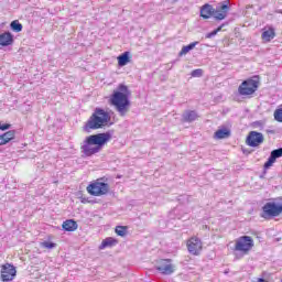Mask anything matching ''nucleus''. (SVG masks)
I'll list each match as a JSON object with an SVG mask.
<instances>
[{
  "label": "nucleus",
  "mask_w": 282,
  "mask_h": 282,
  "mask_svg": "<svg viewBox=\"0 0 282 282\" xmlns=\"http://www.w3.org/2000/svg\"><path fill=\"white\" fill-rule=\"evenodd\" d=\"M10 26L13 32H21L23 30V24H21L18 20L12 21Z\"/></svg>",
  "instance_id": "23"
},
{
  "label": "nucleus",
  "mask_w": 282,
  "mask_h": 282,
  "mask_svg": "<svg viewBox=\"0 0 282 282\" xmlns=\"http://www.w3.org/2000/svg\"><path fill=\"white\" fill-rule=\"evenodd\" d=\"M187 250L189 254L197 257L202 252V240L199 238L193 237L187 241Z\"/></svg>",
  "instance_id": "12"
},
{
  "label": "nucleus",
  "mask_w": 282,
  "mask_h": 282,
  "mask_svg": "<svg viewBox=\"0 0 282 282\" xmlns=\"http://www.w3.org/2000/svg\"><path fill=\"white\" fill-rule=\"evenodd\" d=\"M183 122H195L197 118H199V115H197V111L195 110H186L183 116Z\"/></svg>",
  "instance_id": "16"
},
{
  "label": "nucleus",
  "mask_w": 282,
  "mask_h": 282,
  "mask_svg": "<svg viewBox=\"0 0 282 282\" xmlns=\"http://www.w3.org/2000/svg\"><path fill=\"white\" fill-rule=\"evenodd\" d=\"M111 115L102 108H96L93 115L89 117L84 129L85 131H91L96 129H104V127L111 126Z\"/></svg>",
  "instance_id": "3"
},
{
  "label": "nucleus",
  "mask_w": 282,
  "mask_h": 282,
  "mask_svg": "<svg viewBox=\"0 0 282 282\" xmlns=\"http://www.w3.org/2000/svg\"><path fill=\"white\" fill-rule=\"evenodd\" d=\"M155 270H158L160 274L171 275L175 272V265L171 263V259H161L156 262Z\"/></svg>",
  "instance_id": "8"
},
{
  "label": "nucleus",
  "mask_w": 282,
  "mask_h": 282,
  "mask_svg": "<svg viewBox=\"0 0 282 282\" xmlns=\"http://www.w3.org/2000/svg\"><path fill=\"white\" fill-rule=\"evenodd\" d=\"M109 140H111V133L109 132L86 137V139L80 144V152L83 158H91V155L100 153Z\"/></svg>",
  "instance_id": "1"
},
{
  "label": "nucleus",
  "mask_w": 282,
  "mask_h": 282,
  "mask_svg": "<svg viewBox=\"0 0 282 282\" xmlns=\"http://www.w3.org/2000/svg\"><path fill=\"white\" fill-rule=\"evenodd\" d=\"M2 138L7 140V142H10V140H14V130H10L2 134Z\"/></svg>",
  "instance_id": "26"
},
{
  "label": "nucleus",
  "mask_w": 282,
  "mask_h": 282,
  "mask_svg": "<svg viewBox=\"0 0 282 282\" xmlns=\"http://www.w3.org/2000/svg\"><path fill=\"white\" fill-rule=\"evenodd\" d=\"M263 133L257 132V131H250L247 139L246 144L248 147L257 148L260 147V144H263Z\"/></svg>",
  "instance_id": "10"
},
{
  "label": "nucleus",
  "mask_w": 282,
  "mask_h": 282,
  "mask_svg": "<svg viewBox=\"0 0 282 282\" xmlns=\"http://www.w3.org/2000/svg\"><path fill=\"white\" fill-rule=\"evenodd\" d=\"M3 144H8V140L3 138V134L0 135V147H3Z\"/></svg>",
  "instance_id": "31"
},
{
  "label": "nucleus",
  "mask_w": 282,
  "mask_h": 282,
  "mask_svg": "<svg viewBox=\"0 0 282 282\" xmlns=\"http://www.w3.org/2000/svg\"><path fill=\"white\" fill-rule=\"evenodd\" d=\"M118 65L119 67H124L131 58L129 57V52H124L123 54L119 55L118 57Z\"/></svg>",
  "instance_id": "22"
},
{
  "label": "nucleus",
  "mask_w": 282,
  "mask_h": 282,
  "mask_svg": "<svg viewBox=\"0 0 282 282\" xmlns=\"http://www.w3.org/2000/svg\"><path fill=\"white\" fill-rule=\"evenodd\" d=\"M115 231H116V234L119 237H124L127 235V227H124V226H117Z\"/></svg>",
  "instance_id": "24"
},
{
  "label": "nucleus",
  "mask_w": 282,
  "mask_h": 282,
  "mask_svg": "<svg viewBox=\"0 0 282 282\" xmlns=\"http://www.w3.org/2000/svg\"><path fill=\"white\" fill-rule=\"evenodd\" d=\"M200 17L203 19H210V17H215V8L208 3L204 4L200 8Z\"/></svg>",
  "instance_id": "15"
},
{
  "label": "nucleus",
  "mask_w": 282,
  "mask_h": 282,
  "mask_svg": "<svg viewBox=\"0 0 282 282\" xmlns=\"http://www.w3.org/2000/svg\"><path fill=\"white\" fill-rule=\"evenodd\" d=\"M62 228L66 230V232H74V230H78V223L74 219H68L63 223Z\"/></svg>",
  "instance_id": "17"
},
{
  "label": "nucleus",
  "mask_w": 282,
  "mask_h": 282,
  "mask_svg": "<svg viewBox=\"0 0 282 282\" xmlns=\"http://www.w3.org/2000/svg\"><path fill=\"white\" fill-rule=\"evenodd\" d=\"M110 105L115 107L119 116L124 117L129 113L131 100H129V88L124 85L119 86V90L115 91L110 97Z\"/></svg>",
  "instance_id": "2"
},
{
  "label": "nucleus",
  "mask_w": 282,
  "mask_h": 282,
  "mask_svg": "<svg viewBox=\"0 0 282 282\" xmlns=\"http://www.w3.org/2000/svg\"><path fill=\"white\" fill-rule=\"evenodd\" d=\"M221 28H224V25H220V26H218L216 30H214V31L207 33V34L205 35V39H213L214 36H217V34H219V32H221Z\"/></svg>",
  "instance_id": "25"
},
{
  "label": "nucleus",
  "mask_w": 282,
  "mask_h": 282,
  "mask_svg": "<svg viewBox=\"0 0 282 282\" xmlns=\"http://www.w3.org/2000/svg\"><path fill=\"white\" fill-rule=\"evenodd\" d=\"M17 276V268L14 265L7 263L1 267V279L3 282L14 281Z\"/></svg>",
  "instance_id": "9"
},
{
  "label": "nucleus",
  "mask_w": 282,
  "mask_h": 282,
  "mask_svg": "<svg viewBox=\"0 0 282 282\" xmlns=\"http://www.w3.org/2000/svg\"><path fill=\"white\" fill-rule=\"evenodd\" d=\"M8 129H10V123L1 124L0 122V131H8Z\"/></svg>",
  "instance_id": "30"
},
{
  "label": "nucleus",
  "mask_w": 282,
  "mask_h": 282,
  "mask_svg": "<svg viewBox=\"0 0 282 282\" xmlns=\"http://www.w3.org/2000/svg\"><path fill=\"white\" fill-rule=\"evenodd\" d=\"M55 246H56V243L50 242V241L41 242V248H46V250H52V249H54Z\"/></svg>",
  "instance_id": "27"
},
{
  "label": "nucleus",
  "mask_w": 282,
  "mask_h": 282,
  "mask_svg": "<svg viewBox=\"0 0 282 282\" xmlns=\"http://www.w3.org/2000/svg\"><path fill=\"white\" fill-rule=\"evenodd\" d=\"M118 243V240L115 238H106L102 240L101 245L99 246V250H105V248H113Z\"/></svg>",
  "instance_id": "19"
},
{
  "label": "nucleus",
  "mask_w": 282,
  "mask_h": 282,
  "mask_svg": "<svg viewBox=\"0 0 282 282\" xmlns=\"http://www.w3.org/2000/svg\"><path fill=\"white\" fill-rule=\"evenodd\" d=\"M12 43H14V35H12V33L4 32L0 34V45H2V47H8V45H12Z\"/></svg>",
  "instance_id": "14"
},
{
  "label": "nucleus",
  "mask_w": 282,
  "mask_h": 282,
  "mask_svg": "<svg viewBox=\"0 0 282 282\" xmlns=\"http://www.w3.org/2000/svg\"><path fill=\"white\" fill-rule=\"evenodd\" d=\"M257 89H259V79L253 77L243 80L238 87V93L240 96H252Z\"/></svg>",
  "instance_id": "6"
},
{
  "label": "nucleus",
  "mask_w": 282,
  "mask_h": 282,
  "mask_svg": "<svg viewBox=\"0 0 282 282\" xmlns=\"http://www.w3.org/2000/svg\"><path fill=\"white\" fill-rule=\"evenodd\" d=\"M182 197H183V199H186L187 196H182Z\"/></svg>",
  "instance_id": "32"
},
{
  "label": "nucleus",
  "mask_w": 282,
  "mask_h": 282,
  "mask_svg": "<svg viewBox=\"0 0 282 282\" xmlns=\"http://www.w3.org/2000/svg\"><path fill=\"white\" fill-rule=\"evenodd\" d=\"M204 74V70L202 68L194 69L191 74L193 78H202V75Z\"/></svg>",
  "instance_id": "28"
},
{
  "label": "nucleus",
  "mask_w": 282,
  "mask_h": 282,
  "mask_svg": "<svg viewBox=\"0 0 282 282\" xmlns=\"http://www.w3.org/2000/svg\"><path fill=\"white\" fill-rule=\"evenodd\" d=\"M274 120H276V122H282V108L274 111Z\"/></svg>",
  "instance_id": "29"
},
{
  "label": "nucleus",
  "mask_w": 282,
  "mask_h": 282,
  "mask_svg": "<svg viewBox=\"0 0 282 282\" xmlns=\"http://www.w3.org/2000/svg\"><path fill=\"white\" fill-rule=\"evenodd\" d=\"M254 248V240L250 236H242L238 238L235 245V250L237 252H243V254H248Z\"/></svg>",
  "instance_id": "7"
},
{
  "label": "nucleus",
  "mask_w": 282,
  "mask_h": 282,
  "mask_svg": "<svg viewBox=\"0 0 282 282\" xmlns=\"http://www.w3.org/2000/svg\"><path fill=\"white\" fill-rule=\"evenodd\" d=\"M230 10V7L228 6V2L224 1L220 2L216 9H214V19L216 21H224L226 17H228V12Z\"/></svg>",
  "instance_id": "11"
},
{
  "label": "nucleus",
  "mask_w": 282,
  "mask_h": 282,
  "mask_svg": "<svg viewBox=\"0 0 282 282\" xmlns=\"http://www.w3.org/2000/svg\"><path fill=\"white\" fill-rule=\"evenodd\" d=\"M279 158H282V148L271 151L268 161L264 163V169H270Z\"/></svg>",
  "instance_id": "13"
},
{
  "label": "nucleus",
  "mask_w": 282,
  "mask_h": 282,
  "mask_svg": "<svg viewBox=\"0 0 282 282\" xmlns=\"http://www.w3.org/2000/svg\"><path fill=\"white\" fill-rule=\"evenodd\" d=\"M276 36V33L274 32L273 28H269L268 30H263L262 32V40L265 41L267 43H270L272 39Z\"/></svg>",
  "instance_id": "18"
},
{
  "label": "nucleus",
  "mask_w": 282,
  "mask_h": 282,
  "mask_svg": "<svg viewBox=\"0 0 282 282\" xmlns=\"http://www.w3.org/2000/svg\"><path fill=\"white\" fill-rule=\"evenodd\" d=\"M282 214V197L271 198L262 207L261 217L263 219H270L272 217H279Z\"/></svg>",
  "instance_id": "4"
},
{
  "label": "nucleus",
  "mask_w": 282,
  "mask_h": 282,
  "mask_svg": "<svg viewBox=\"0 0 282 282\" xmlns=\"http://www.w3.org/2000/svg\"><path fill=\"white\" fill-rule=\"evenodd\" d=\"M106 177L98 178L96 182L87 186L89 195L94 197H101V195H107L109 193V183Z\"/></svg>",
  "instance_id": "5"
},
{
  "label": "nucleus",
  "mask_w": 282,
  "mask_h": 282,
  "mask_svg": "<svg viewBox=\"0 0 282 282\" xmlns=\"http://www.w3.org/2000/svg\"><path fill=\"white\" fill-rule=\"evenodd\" d=\"M216 140H225L226 138H230V131L228 128L219 129L215 132Z\"/></svg>",
  "instance_id": "20"
},
{
  "label": "nucleus",
  "mask_w": 282,
  "mask_h": 282,
  "mask_svg": "<svg viewBox=\"0 0 282 282\" xmlns=\"http://www.w3.org/2000/svg\"><path fill=\"white\" fill-rule=\"evenodd\" d=\"M197 45H199V42H192L188 45L183 46L178 53V56H186V54L188 52H191L192 50H195V47H197Z\"/></svg>",
  "instance_id": "21"
}]
</instances>
